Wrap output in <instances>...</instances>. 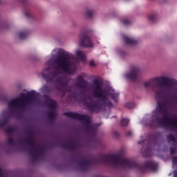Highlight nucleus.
I'll return each mask as SVG.
<instances>
[{
	"mask_svg": "<svg viewBox=\"0 0 177 177\" xmlns=\"http://www.w3.org/2000/svg\"><path fill=\"white\" fill-rule=\"evenodd\" d=\"M145 88H152L157 102V107L152 113L151 121L149 127L165 128L177 131V118L172 120L168 117V111L172 106L171 93L174 91L172 79L161 75L149 79L144 82Z\"/></svg>",
	"mask_w": 177,
	"mask_h": 177,
	"instance_id": "1",
	"label": "nucleus"
},
{
	"mask_svg": "<svg viewBox=\"0 0 177 177\" xmlns=\"http://www.w3.org/2000/svg\"><path fill=\"white\" fill-rule=\"evenodd\" d=\"M73 59L74 55L71 53L55 48L41 72L42 78L47 82H56L57 91L62 93L70 92L73 89L72 86H67L70 82V77L62 75L65 73L70 75L77 71V66Z\"/></svg>",
	"mask_w": 177,
	"mask_h": 177,
	"instance_id": "2",
	"label": "nucleus"
},
{
	"mask_svg": "<svg viewBox=\"0 0 177 177\" xmlns=\"http://www.w3.org/2000/svg\"><path fill=\"white\" fill-rule=\"evenodd\" d=\"M90 91L92 96L97 101L93 102L91 100H87L84 102V106L87 110L92 113H99L100 110L110 109L113 107V102L110 100V97L115 102L118 103L120 100V93L115 91L113 88L109 89L103 88L102 83L99 80H95L90 86Z\"/></svg>",
	"mask_w": 177,
	"mask_h": 177,
	"instance_id": "3",
	"label": "nucleus"
},
{
	"mask_svg": "<svg viewBox=\"0 0 177 177\" xmlns=\"http://www.w3.org/2000/svg\"><path fill=\"white\" fill-rule=\"evenodd\" d=\"M39 95L38 93L32 91L27 93H22L19 97L8 100L7 110L1 111L0 113V129L3 128L9 120L15 117L19 110H24L29 104L37 103Z\"/></svg>",
	"mask_w": 177,
	"mask_h": 177,
	"instance_id": "4",
	"label": "nucleus"
},
{
	"mask_svg": "<svg viewBox=\"0 0 177 177\" xmlns=\"http://www.w3.org/2000/svg\"><path fill=\"white\" fill-rule=\"evenodd\" d=\"M101 162L106 165H111L115 168L121 167L122 168H127L128 169H135L140 172H145L146 169L151 171H157V163L153 161H147L145 165H140L135 160L129 158H125L120 154H108L102 156Z\"/></svg>",
	"mask_w": 177,
	"mask_h": 177,
	"instance_id": "5",
	"label": "nucleus"
},
{
	"mask_svg": "<svg viewBox=\"0 0 177 177\" xmlns=\"http://www.w3.org/2000/svg\"><path fill=\"white\" fill-rule=\"evenodd\" d=\"M64 115L69 118H74V120L82 121V123L84 124V128L88 133H91V135L96 133V125L92 123L91 118L90 116H88V115H80L74 112H66Z\"/></svg>",
	"mask_w": 177,
	"mask_h": 177,
	"instance_id": "6",
	"label": "nucleus"
},
{
	"mask_svg": "<svg viewBox=\"0 0 177 177\" xmlns=\"http://www.w3.org/2000/svg\"><path fill=\"white\" fill-rule=\"evenodd\" d=\"M26 142L32 149V156L35 157V158H38V157H41V156L44 154L42 146L37 144V142H35V140L33 138H29L26 140Z\"/></svg>",
	"mask_w": 177,
	"mask_h": 177,
	"instance_id": "7",
	"label": "nucleus"
},
{
	"mask_svg": "<svg viewBox=\"0 0 177 177\" xmlns=\"http://www.w3.org/2000/svg\"><path fill=\"white\" fill-rule=\"evenodd\" d=\"M45 103L47 104L50 111L48 112V117L50 120H54L57 115L56 113V106H57V102L52 100L49 96H44Z\"/></svg>",
	"mask_w": 177,
	"mask_h": 177,
	"instance_id": "8",
	"label": "nucleus"
},
{
	"mask_svg": "<svg viewBox=\"0 0 177 177\" xmlns=\"http://www.w3.org/2000/svg\"><path fill=\"white\" fill-rule=\"evenodd\" d=\"M78 44L83 48H93V44L91 41V38L85 33H80L78 37Z\"/></svg>",
	"mask_w": 177,
	"mask_h": 177,
	"instance_id": "9",
	"label": "nucleus"
},
{
	"mask_svg": "<svg viewBox=\"0 0 177 177\" xmlns=\"http://www.w3.org/2000/svg\"><path fill=\"white\" fill-rule=\"evenodd\" d=\"M140 71V68L138 66H133L131 67L130 71L126 73L124 75L126 80L129 81H136L138 80V74Z\"/></svg>",
	"mask_w": 177,
	"mask_h": 177,
	"instance_id": "10",
	"label": "nucleus"
},
{
	"mask_svg": "<svg viewBox=\"0 0 177 177\" xmlns=\"http://www.w3.org/2000/svg\"><path fill=\"white\" fill-rule=\"evenodd\" d=\"M86 77L85 73H82L76 77V86L81 90L85 91L88 89V82L85 81L84 78Z\"/></svg>",
	"mask_w": 177,
	"mask_h": 177,
	"instance_id": "11",
	"label": "nucleus"
},
{
	"mask_svg": "<svg viewBox=\"0 0 177 177\" xmlns=\"http://www.w3.org/2000/svg\"><path fill=\"white\" fill-rule=\"evenodd\" d=\"M6 131L8 134L6 145H8V146H13V145H15V141H13V139H12V138L13 137V135L16 133V129L13 127H8L6 129Z\"/></svg>",
	"mask_w": 177,
	"mask_h": 177,
	"instance_id": "12",
	"label": "nucleus"
},
{
	"mask_svg": "<svg viewBox=\"0 0 177 177\" xmlns=\"http://www.w3.org/2000/svg\"><path fill=\"white\" fill-rule=\"evenodd\" d=\"M75 55L81 62H83V63H85L86 62V54L84 51L80 50H75Z\"/></svg>",
	"mask_w": 177,
	"mask_h": 177,
	"instance_id": "13",
	"label": "nucleus"
},
{
	"mask_svg": "<svg viewBox=\"0 0 177 177\" xmlns=\"http://www.w3.org/2000/svg\"><path fill=\"white\" fill-rule=\"evenodd\" d=\"M91 164H92L91 160H89L88 158H84L82 161L80 162V166L82 167V168L86 169L87 168H89V167H91Z\"/></svg>",
	"mask_w": 177,
	"mask_h": 177,
	"instance_id": "14",
	"label": "nucleus"
},
{
	"mask_svg": "<svg viewBox=\"0 0 177 177\" xmlns=\"http://www.w3.org/2000/svg\"><path fill=\"white\" fill-rule=\"evenodd\" d=\"M124 41L127 45H136L138 41L127 36H123Z\"/></svg>",
	"mask_w": 177,
	"mask_h": 177,
	"instance_id": "15",
	"label": "nucleus"
},
{
	"mask_svg": "<svg viewBox=\"0 0 177 177\" xmlns=\"http://www.w3.org/2000/svg\"><path fill=\"white\" fill-rule=\"evenodd\" d=\"M29 32L28 30H24L19 33V39H26L28 37Z\"/></svg>",
	"mask_w": 177,
	"mask_h": 177,
	"instance_id": "16",
	"label": "nucleus"
},
{
	"mask_svg": "<svg viewBox=\"0 0 177 177\" xmlns=\"http://www.w3.org/2000/svg\"><path fill=\"white\" fill-rule=\"evenodd\" d=\"M93 10H87L85 12L86 17H87V19H91V17H93Z\"/></svg>",
	"mask_w": 177,
	"mask_h": 177,
	"instance_id": "17",
	"label": "nucleus"
},
{
	"mask_svg": "<svg viewBox=\"0 0 177 177\" xmlns=\"http://www.w3.org/2000/svg\"><path fill=\"white\" fill-rule=\"evenodd\" d=\"M24 15L25 17H26V19H34V15H32V12H31L30 11H26L24 12Z\"/></svg>",
	"mask_w": 177,
	"mask_h": 177,
	"instance_id": "18",
	"label": "nucleus"
},
{
	"mask_svg": "<svg viewBox=\"0 0 177 177\" xmlns=\"http://www.w3.org/2000/svg\"><path fill=\"white\" fill-rule=\"evenodd\" d=\"M124 107H126V109H134L135 108V104L133 102H127L124 104Z\"/></svg>",
	"mask_w": 177,
	"mask_h": 177,
	"instance_id": "19",
	"label": "nucleus"
},
{
	"mask_svg": "<svg viewBox=\"0 0 177 177\" xmlns=\"http://www.w3.org/2000/svg\"><path fill=\"white\" fill-rule=\"evenodd\" d=\"M120 124H121V125H122V127H127V125H128V124H129V120H128L127 118H123L121 120Z\"/></svg>",
	"mask_w": 177,
	"mask_h": 177,
	"instance_id": "20",
	"label": "nucleus"
},
{
	"mask_svg": "<svg viewBox=\"0 0 177 177\" xmlns=\"http://www.w3.org/2000/svg\"><path fill=\"white\" fill-rule=\"evenodd\" d=\"M156 17H157V13L156 12L149 14L148 16V19L149 20H151V21H153Z\"/></svg>",
	"mask_w": 177,
	"mask_h": 177,
	"instance_id": "21",
	"label": "nucleus"
},
{
	"mask_svg": "<svg viewBox=\"0 0 177 177\" xmlns=\"http://www.w3.org/2000/svg\"><path fill=\"white\" fill-rule=\"evenodd\" d=\"M167 139L168 142H175V137L171 134L167 136Z\"/></svg>",
	"mask_w": 177,
	"mask_h": 177,
	"instance_id": "22",
	"label": "nucleus"
},
{
	"mask_svg": "<svg viewBox=\"0 0 177 177\" xmlns=\"http://www.w3.org/2000/svg\"><path fill=\"white\" fill-rule=\"evenodd\" d=\"M122 24H124V26H128L131 24V21H129L127 19H122Z\"/></svg>",
	"mask_w": 177,
	"mask_h": 177,
	"instance_id": "23",
	"label": "nucleus"
},
{
	"mask_svg": "<svg viewBox=\"0 0 177 177\" xmlns=\"http://www.w3.org/2000/svg\"><path fill=\"white\" fill-rule=\"evenodd\" d=\"M5 176H6V172L0 168V177H5Z\"/></svg>",
	"mask_w": 177,
	"mask_h": 177,
	"instance_id": "24",
	"label": "nucleus"
},
{
	"mask_svg": "<svg viewBox=\"0 0 177 177\" xmlns=\"http://www.w3.org/2000/svg\"><path fill=\"white\" fill-rule=\"evenodd\" d=\"M89 66H91V67H95V66H96V64H95V61L91 60L89 62Z\"/></svg>",
	"mask_w": 177,
	"mask_h": 177,
	"instance_id": "25",
	"label": "nucleus"
},
{
	"mask_svg": "<svg viewBox=\"0 0 177 177\" xmlns=\"http://www.w3.org/2000/svg\"><path fill=\"white\" fill-rule=\"evenodd\" d=\"M43 91H44V92H49V88L48 87V86L46 85L44 86Z\"/></svg>",
	"mask_w": 177,
	"mask_h": 177,
	"instance_id": "26",
	"label": "nucleus"
},
{
	"mask_svg": "<svg viewBox=\"0 0 177 177\" xmlns=\"http://www.w3.org/2000/svg\"><path fill=\"white\" fill-rule=\"evenodd\" d=\"M176 164H177V158L174 157L173 158V165L175 166V165H176Z\"/></svg>",
	"mask_w": 177,
	"mask_h": 177,
	"instance_id": "27",
	"label": "nucleus"
},
{
	"mask_svg": "<svg viewBox=\"0 0 177 177\" xmlns=\"http://www.w3.org/2000/svg\"><path fill=\"white\" fill-rule=\"evenodd\" d=\"M170 153H171V154H175V153H176L175 148H171Z\"/></svg>",
	"mask_w": 177,
	"mask_h": 177,
	"instance_id": "28",
	"label": "nucleus"
},
{
	"mask_svg": "<svg viewBox=\"0 0 177 177\" xmlns=\"http://www.w3.org/2000/svg\"><path fill=\"white\" fill-rule=\"evenodd\" d=\"M127 136H132V131H127Z\"/></svg>",
	"mask_w": 177,
	"mask_h": 177,
	"instance_id": "29",
	"label": "nucleus"
},
{
	"mask_svg": "<svg viewBox=\"0 0 177 177\" xmlns=\"http://www.w3.org/2000/svg\"><path fill=\"white\" fill-rule=\"evenodd\" d=\"M174 177H177V170L174 171Z\"/></svg>",
	"mask_w": 177,
	"mask_h": 177,
	"instance_id": "30",
	"label": "nucleus"
},
{
	"mask_svg": "<svg viewBox=\"0 0 177 177\" xmlns=\"http://www.w3.org/2000/svg\"><path fill=\"white\" fill-rule=\"evenodd\" d=\"M3 100H5V97H3L1 95H0V102H2Z\"/></svg>",
	"mask_w": 177,
	"mask_h": 177,
	"instance_id": "31",
	"label": "nucleus"
},
{
	"mask_svg": "<svg viewBox=\"0 0 177 177\" xmlns=\"http://www.w3.org/2000/svg\"><path fill=\"white\" fill-rule=\"evenodd\" d=\"M113 133L116 138H118V136H120V134H118V133L117 132H114Z\"/></svg>",
	"mask_w": 177,
	"mask_h": 177,
	"instance_id": "32",
	"label": "nucleus"
},
{
	"mask_svg": "<svg viewBox=\"0 0 177 177\" xmlns=\"http://www.w3.org/2000/svg\"><path fill=\"white\" fill-rule=\"evenodd\" d=\"M143 142H145V141H138V145H142V143H143Z\"/></svg>",
	"mask_w": 177,
	"mask_h": 177,
	"instance_id": "33",
	"label": "nucleus"
},
{
	"mask_svg": "<svg viewBox=\"0 0 177 177\" xmlns=\"http://www.w3.org/2000/svg\"><path fill=\"white\" fill-rule=\"evenodd\" d=\"M122 53H122V52H121V55H122Z\"/></svg>",
	"mask_w": 177,
	"mask_h": 177,
	"instance_id": "34",
	"label": "nucleus"
}]
</instances>
